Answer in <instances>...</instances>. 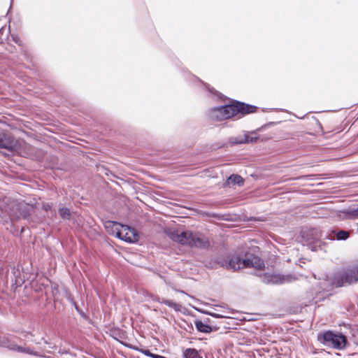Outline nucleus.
I'll return each instance as SVG.
<instances>
[{
    "instance_id": "obj_15",
    "label": "nucleus",
    "mask_w": 358,
    "mask_h": 358,
    "mask_svg": "<svg viewBox=\"0 0 358 358\" xmlns=\"http://www.w3.org/2000/svg\"><path fill=\"white\" fill-rule=\"evenodd\" d=\"M59 214L64 220H70L71 218V212L68 208H60L59 209Z\"/></svg>"
},
{
    "instance_id": "obj_17",
    "label": "nucleus",
    "mask_w": 358,
    "mask_h": 358,
    "mask_svg": "<svg viewBox=\"0 0 358 358\" xmlns=\"http://www.w3.org/2000/svg\"><path fill=\"white\" fill-rule=\"evenodd\" d=\"M11 340L5 336L0 335V348H6L8 349Z\"/></svg>"
},
{
    "instance_id": "obj_24",
    "label": "nucleus",
    "mask_w": 358,
    "mask_h": 358,
    "mask_svg": "<svg viewBox=\"0 0 358 358\" xmlns=\"http://www.w3.org/2000/svg\"><path fill=\"white\" fill-rule=\"evenodd\" d=\"M175 289L176 291H177V292H180L184 293V291L178 290V289Z\"/></svg>"
},
{
    "instance_id": "obj_22",
    "label": "nucleus",
    "mask_w": 358,
    "mask_h": 358,
    "mask_svg": "<svg viewBox=\"0 0 358 358\" xmlns=\"http://www.w3.org/2000/svg\"><path fill=\"white\" fill-rule=\"evenodd\" d=\"M208 314L210 315L211 316L217 317V318L222 317V316L221 315H219V314H217V313H208Z\"/></svg>"
},
{
    "instance_id": "obj_7",
    "label": "nucleus",
    "mask_w": 358,
    "mask_h": 358,
    "mask_svg": "<svg viewBox=\"0 0 358 358\" xmlns=\"http://www.w3.org/2000/svg\"><path fill=\"white\" fill-rule=\"evenodd\" d=\"M122 231V238H119L123 241L129 243H136L139 239L138 233L134 228L124 225V228L121 229Z\"/></svg>"
},
{
    "instance_id": "obj_12",
    "label": "nucleus",
    "mask_w": 358,
    "mask_h": 358,
    "mask_svg": "<svg viewBox=\"0 0 358 358\" xmlns=\"http://www.w3.org/2000/svg\"><path fill=\"white\" fill-rule=\"evenodd\" d=\"M194 324H195L197 330L199 331H201L203 333H210L213 330V328L210 326H209L208 324H204L201 320H196L194 322Z\"/></svg>"
},
{
    "instance_id": "obj_3",
    "label": "nucleus",
    "mask_w": 358,
    "mask_h": 358,
    "mask_svg": "<svg viewBox=\"0 0 358 358\" xmlns=\"http://www.w3.org/2000/svg\"><path fill=\"white\" fill-rule=\"evenodd\" d=\"M170 237L176 242L190 247L206 249L210 245L208 238L199 232L176 230L170 234Z\"/></svg>"
},
{
    "instance_id": "obj_27",
    "label": "nucleus",
    "mask_w": 358,
    "mask_h": 358,
    "mask_svg": "<svg viewBox=\"0 0 358 358\" xmlns=\"http://www.w3.org/2000/svg\"><path fill=\"white\" fill-rule=\"evenodd\" d=\"M357 231H358V228H357Z\"/></svg>"
},
{
    "instance_id": "obj_19",
    "label": "nucleus",
    "mask_w": 358,
    "mask_h": 358,
    "mask_svg": "<svg viewBox=\"0 0 358 358\" xmlns=\"http://www.w3.org/2000/svg\"><path fill=\"white\" fill-rule=\"evenodd\" d=\"M257 137L255 136L253 134H246L245 136V139L243 141H241V143H253L256 142L257 140Z\"/></svg>"
},
{
    "instance_id": "obj_16",
    "label": "nucleus",
    "mask_w": 358,
    "mask_h": 358,
    "mask_svg": "<svg viewBox=\"0 0 358 358\" xmlns=\"http://www.w3.org/2000/svg\"><path fill=\"white\" fill-rule=\"evenodd\" d=\"M0 148H5L8 150H13V145L8 139L0 138Z\"/></svg>"
},
{
    "instance_id": "obj_23",
    "label": "nucleus",
    "mask_w": 358,
    "mask_h": 358,
    "mask_svg": "<svg viewBox=\"0 0 358 358\" xmlns=\"http://www.w3.org/2000/svg\"><path fill=\"white\" fill-rule=\"evenodd\" d=\"M152 358H166V357L159 355L154 354L152 356Z\"/></svg>"
},
{
    "instance_id": "obj_10",
    "label": "nucleus",
    "mask_w": 358,
    "mask_h": 358,
    "mask_svg": "<svg viewBox=\"0 0 358 358\" xmlns=\"http://www.w3.org/2000/svg\"><path fill=\"white\" fill-rule=\"evenodd\" d=\"M226 184L227 185H238V186H243L244 185V180L239 175L232 174L227 180Z\"/></svg>"
},
{
    "instance_id": "obj_18",
    "label": "nucleus",
    "mask_w": 358,
    "mask_h": 358,
    "mask_svg": "<svg viewBox=\"0 0 358 358\" xmlns=\"http://www.w3.org/2000/svg\"><path fill=\"white\" fill-rule=\"evenodd\" d=\"M349 236V231L345 230H341L336 233V238L338 240H346Z\"/></svg>"
},
{
    "instance_id": "obj_6",
    "label": "nucleus",
    "mask_w": 358,
    "mask_h": 358,
    "mask_svg": "<svg viewBox=\"0 0 358 358\" xmlns=\"http://www.w3.org/2000/svg\"><path fill=\"white\" fill-rule=\"evenodd\" d=\"M262 281L266 284L280 285L288 282L289 278L279 274L264 273L262 276Z\"/></svg>"
},
{
    "instance_id": "obj_11",
    "label": "nucleus",
    "mask_w": 358,
    "mask_h": 358,
    "mask_svg": "<svg viewBox=\"0 0 358 358\" xmlns=\"http://www.w3.org/2000/svg\"><path fill=\"white\" fill-rule=\"evenodd\" d=\"M8 349L13 351H17L23 353H27L29 355H35L32 350L28 348H24L22 346H18L13 341H10V345H8Z\"/></svg>"
},
{
    "instance_id": "obj_1",
    "label": "nucleus",
    "mask_w": 358,
    "mask_h": 358,
    "mask_svg": "<svg viewBox=\"0 0 358 358\" xmlns=\"http://www.w3.org/2000/svg\"><path fill=\"white\" fill-rule=\"evenodd\" d=\"M257 107L240 101H234L231 104L224 105L212 108L210 111V117L216 121H222L229 119L238 115V118L242 116L255 113Z\"/></svg>"
},
{
    "instance_id": "obj_21",
    "label": "nucleus",
    "mask_w": 358,
    "mask_h": 358,
    "mask_svg": "<svg viewBox=\"0 0 358 358\" xmlns=\"http://www.w3.org/2000/svg\"><path fill=\"white\" fill-rule=\"evenodd\" d=\"M141 352L144 354L145 355L152 357L153 356V353H152L149 350H141Z\"/></svg>"
},
{
    "instance_id": "obj_4",
    "label": "nucleus",
    "mask_w": 358,
    "mask_h": 358,
    "mask_svg": "<svg viewBox=\"0 0 358 358\" xmlns=\"http://www.w3.org/2000/svg\"><path fill=\"white\" fill-rule=\"evenodd\" d=\"M358 282V264L336 272L331 285L336 287H345Z\"/></svg>"
},
{
    "instance_id": "obj_5",
    "label": "nucleus",
    "mask_w": 358,
    "mask_h": 358,
    "mask_svg": "<svg viewBox=\"0 0 358 358\" xmlns=\"http://www.w3.org/2000/svg\"><path fill=\"white\" fill-rule=\"evenodd\" d=\"M317 339L324 345L337 350L344 349L347 344V338L344 335L335 334L331 331L320 333L317 336Z\"/></svg>"
},
{
    "instance_id": "obj_8",
    "label": "nucleus",
    "mask_w": 358,
    "mask_h": 358,
    "mask_svg": "<svg viewBox=\"0 0 358 358\" xmlns=\"http://www.w3.org/2000/svg\"><path fill=\"white\" fill-rule=\"evenodd\" d=\"M105 227L108 229V231L115 236L117 238H122V228H124V225L113 221H107L105 223Z\"/></svg>"
},
{
    "instance_id": "obj_2",
    "label": "nucleus",
    "mask_w": 358,
    "mask_h": 358,
    "mask_svg": "<svg viewBox=\"0 0 358 358\" xmlns=\"http://www.w3.org/2000/svg\"><path fill=\"white\" fill-rule=\"evenodd\" d=\"M250 257L242 258L239 255H231L217 258V263L228 270L238 271L245 268H255L261 270L264 268V263L260 259L250 255Z\"/></svg>"
},
{
    "instance_id": "obj_9",
    "label": "nucleus",
    "mask_w": 358,
    "mask_h": 358,
    "mask_svg": "<svg viewBox=\"0 0 358 358\" xmlns=\"http://www.w3.org/2000/svg\"><path fill=\"white\" fill-rule=\"evenodd\" d=\"M157 301H158L160 303L165 304V305L168 306L170 308H172L176 311L179 312V311L181 310L182 306L180 304L176 303H175L173 301H171L169 299H165V298L157 297Z\"/></svg>"
},
{
    "instance_id": "obj_26",
    "label": "nucleus",
    "mask_w": 358,
    "mask_h": 358,
    "mask_svg": "<svg viewBox=\"0 0 358 358\" xmlns=\"http://www.w3.org/2000/svg\"><path fill=\"white\" fill-rule=\"evenodd\" d=\"M129 348H132V347H131V346H130ZM133 349H134V350H138V348H133Z\"/></svg>"
},
{
    "instance_id": "obj_25",
    "label": "nucleus",
    "mask_w": 358,
    "mask_h": 358,
    "mask_svg": "<svg viewBox=\"0 0 358 358\" xmlns=\"http://www.w3.org/2000/svg\"><path fill=\"white\" fill-rule=\"evenodd\" d=\"M306 176H301L299 178H298V179H300V178H305Z\"/></svg>"
},
{
    "instance_id": "obj_20",
    "label": "nucleus",
    "mask_w": 358,
    "mask_h": 358,
    "mask_svg": "<svg viewBox=\"0 0 358 358\" xmlns=\"http://www.w3.org/2000/svg\"><path fill=\"white\" fill-rule=\"evenodd\" d=\"M52 203H45L43 205V209L45 211H52Z\"/></svg>"
},
{
    "instance_id": "obj_13",
    "label": "nucleus",
    "mask_w": 358,
    "mask_h": 358,
    "mask_svg": "<svg viewBox=\"0 0 358 358\" xmlns=\"http://www.w3.org/2000/svg\"><path fill=\"white\" fill-rule=\"evenodd\" d=\"M185 358H203L199 351L194 348H187L183 352Z\"/></svg>"
},
{
    "instance_id": "obj_14",
    "label": "nucleus",
    "mask_w": 358,
    "mask_h": 358,
    "mask_svg": "<svg viewBox=\"0 0 358 358\" xmlns=\"http://www.w3.org/2000/svg\"><path fill=\"white\" fill-rule=\"evenodd\" d=\"M348 219L358 220V208H350L345 212Z\"/></svg>"
}]
</instances>
